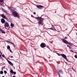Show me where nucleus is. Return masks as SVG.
<instances>
[{
	"label": "nucleus",
	"instance_id": "1",
	"mask_svg": "<svg viewBox=\"0 0 77 77\" xmlns=\"http://www.w3.org/2000/svg\"><path fill=\"white\" fill-rule=\"evenodd\" d=\"M36 20H38V24L39 25H43V21H42V20H44L43 18H41V17H35Z\"/></svg>",
	"mask_w": 77,
	"mask_h": 77
},
{
	"label": "nucleus",
	"instance_id": "2",
	"mask_svg": "<svg viewBox=\"0 0 77 77\" xmlns=\"http://www.w3.org/2000/svg\"><path fill=\"white\" fill-rule=\"evenodd\" d=\"M5 27L7 30H9V29H10V27H9V24H8V23H5Z\"/></svg>",
	"mask_w": 77,
	"mask_h": 77
},
{
	"label": "nucleus",
	"instance_id": "3",
	"mask_svg": "<svg viewBox=\"0 0 77 77\" xmlns=\"http://www.w3.org/2000/svg\"><path fill=\"white\" fill-rule=\"evenodd\" d=\"M36 7L37 8L39 9H43V8H44V6L41 5H36Z\"/></svg>",
	"mask_w": 77,
	"mask_h": 77
},
{
	"label": "nucleus",
	"instance_id": "4",
	"mask_svg": "<svg viewBox=\"0 0 77 77\" xmlns=\"http://www.w3.org/2000/svg\"><path fill=\"white\" fill-rule=\"evenodd\" d=\"M40 47L42 48H45V47H46V44L44 43H42L40 45Z\"/></svg>",
	"mask_w": 77,
	"mask_h": 77
},
{
	"label": "nucleus",
	"instance_id": "5",
	"mask_svg": "<svg viewBox=\"0 0 77 77\" xmlns=\"http://www.w3.org/2000/svg\"><path fill=\"white\" fill-rule=\"evenodd\" d=\"M61 56L63 57L64 59H66V60H68V59H67V58H66V56L64 54H61Z\"/></svg>",
	"mask_w": 77,
	"mask_h": 77
},
{
	"label": "nucleus",
	"instance_id": "6",
	"mask_svg": "<svg viewBox=\"0 0 77 77\" xmlns=\"http://www.w3.org/2000/svg\"><path fill=\"white\" fill-rule=\"evenodd\" d=\"M13 15H14V16H15V17H18V13L17 12H13Z\"/></svg>",
	"mask_w": 77,
	"mask_h": 77
},
{
	"label": "nucleus",
	"instance_id": "7",
	"mask_svg": "<svg viewBox=\"0 0 77 77\" xmlns=\"http://www.w3.org/2000/svg\"><path fill=\"white\" fill-rule=\"evenodd\" d=\"M62 41H63L64 43H65V44H67L68 42V41H67L66 40H65L63 39H62Z\"/></svg>",
	"mask_w": 77,
	"mask_h": 77
},
{
	"label": "nucleus",
	"instance_id": "8",
	"mask_svg": "<svg viewBox=\"0 0 77 77\" xmlns=\"http://www.w3.org/2000/svg\"><path fill=\"white\" fill-rule=\"evenodd\" d=\"M1 23H2V24H3L5 23V19H3V18H2L1 19Z\"/></svg>",
	"mask_w": 77,
	"mask_h": 77
},
{
	"label": "nucleus",
	"instance_id": "9",
	"mask_svg": "<svg viewBox=\"0 0 77 77\" xmlns=\"http://www.w3.org/2000/svg\"><path fill=\"white\" fill-rule=\"evenodd\" d=\"M7 61H8V62L9 64H10V65H11L12 66H13V64L12 63V62H11L9 60H7Z\"/></svg>",
	"mask_w": 77,
	"mask_h": 77
},
{
	"label": "nucleus",
	"instance_id": "10",
	"mask_svg": "<svg viewBox=\"0 0 77 77\" xmlns=\"http://www.w3.org/2000/svg\"><path fill=\"white\" fill-rule=\"evenodd\" d=\"M0 31L2 32V33H5V32L3 30L0 28Z\"/></svg>",
	"mask_w": 77,
	"mask_h": 77
},
{
	"label": "nucleus",
	"instance_id": "11",
	"mask_svg": "<svg viewBox=\"0 0 77 77\" xmlns=\"http://www.w3.org/2000/svg\"><path fill=\"white\" fill-rule=\"evenodd\" d=\"M1 16H2V17L3 18H4V19H6V17L5 15H3V14H2L1 15Z\"/></svg>",
	"mask_w": 77,
	"mask_h": 77
},
{
	"label": "nucleus",
	"instance_id": "12",
	"mask_svg": "<svg viewBox=\"0 0 77 77\" xmlns=\"http://www.w3.org/2000/svg\"><path fill=\"white\" fill-rule=\"evenodd\" d=\"M49 29H50L51 30H56V29H55V28L54 27V26L53 27H52V28Z\"/></svg>",
	"mask_w": 77,
	"mask_h": 77
},
{
	"label": "nucleus",
	"instance_id": "13",
	"mask_svg": "<svg viewBox=\"0 0 77 77\" xmlns=\"http://www.w3.org/2000/svg\"><path fill=\"white\" fill-rule=\"evenodd\" d=\"M6 42H8V43H11V44H13V45L14 46H15V44H14L13 43H12L11 42L7 41Z\"/></svg>",
	"mask_w": 77,
	"mask_h": 77
},
{
	"label": "nucleus",
	"instance_id": "14",
	"mask_svg": "<svg viewBox=\"0 0 77 77\" xmlns=\"http://www.w3.org/2000/svg\"><path fill=\"white\" fill-rule=\"evenodd\" d=\"M7 49H8V50H10L11 49V48H10V46L9 45L7 46Z\"/></svg>",
	"mask_w": 77,
	"mask_h": 77
},
{
	"label": "nucleus",
	"instance_id": "15",
	"mask_svg": "<svg viewBox=\"0 0 77 77\" xmlns=\"http://www.w3.org/2000/svg\"><path fill=\"white\" fill-rule=\"evenodd\" d=\"M67 44H69V45H72V44H71V43L70 42H68Z\"/></svg>",
	"mask_w": 77,
	"mask_h": 77
},
{
	"label": "nucleus",
	"instance_id": "16",
	"mask_svg": "<svg viewBox=\"0 0 77 77\" xmlns=\"http://www.w3.org/2000/svg\"><path fill=\"white\" fill-rule=\"evenodd\" d=\"M14 26V25L12 23H11V27H13Z\"/></svg>",
	"mask_w": 77,
	"mask_h": 77
},
{
	"label": "nucleus",
	"instance_id": "17",
	"mask_svg": "<svg viewBox=\"0 0 77 77\" xmlns=\"http://www.w3.org/2000/svg\"><path fill=\"white\" fill-rule=\"evenodd\" d=\"M58 72L60 73H62V70H60L58 71Z\"/></svg>",
	"mask_w": 77,
	"mask_h": 77
},
{
	"label": "nucleus",
	"instance_id": "18",
	"mask_svg": "<svg viewBox=\"0 0 77 77\" xmlns=\"http://www.w3.org/2000/svg\"><path fill=\"white\" fill-rule=\"evenodd\" d=\"M14 72V71H13V70H11L10 71V72L11 73V74H13V72Z\"/></svg>",
	"mask_w": 77,
	"mask_h": 77
},
{
	"label": "nucleus",
	"instance_id": "19",
	"mask_svg": "<svg viewBox=\"0 0 77 77\" xmlns=\"http://www.w3.org/2000/svg\"><path fill=\"white\" fill-rule=\"evenodd\" d=\"M0 74H3V71H0Z\"/></svg>",
	"mask_w": 77,
	"mask_h": 77
},
{
	"label": "nucleus",
	"instance_id": "20",
	"mask_svg": "<svg viewBox=\"0 0 77 77\" xmlns=\"http://www.w3.org/2000/svg\"><path fill=\"white\" fill-rule=\"evenodd\" d=\"M74 57L75 58H76V59H77V55H75L74 56Z\"/></svg>",
	"mask_w": 77,
	"mask_h": 77
},
{
	"label": "nucleus",
	"instance_id": "21",
	"mask_svg": "<svg viewBox=\"0 0 77 77\" xmlns=\"http://www.w3.org/2000/svg\"><path fill=\"white\" fill-rule=\"evenodd\" d=\"M13 73L14 75H15V74H16V72H13Z\"/></svg>",
	"mask_w": 77,
	"mask_h": 77
},
{
	"label": "nucleus",
	"instance_id": "22",
	"mask_svg": "<svg viewBox=\"0 0 77 77\" xmlns=\"http://www.w3.org/2000/svg\"><path fill=\"white\" fill-rule=\"evenodd\" d=\"M4 72L6 74L7 73V72H6V71H4Z\"/></svg>",
	"mask_w": 77,
	"mask_h": 77
},
{
	"label": "nucleus",
	"instance_id": "23",
	"mask_svg": "<svg viewBox=\"0 0 77 77\" xmlns=\"http://www.w3.org/2000/svg\"><path fill=\"white\" fill-rule=\"evenodd\" d=\"M67 47H69V48H71V47L69 46V45H67Z\"/></svg>",
	"mask_w": 77,
	"mask_h": 77
},
{
	"label": "nucleus",
	"instance_id": "24",
	"mask_svg": "<svg viewBox=\"0 0 77 77\" xmlns=\"http://www.w3.org/2000/svg\"><path fill=\"white\" fill-rule=\"evenodd\" d=\"M67 47H69V48H71V47L69 46V45H67Z\"/></svg>",
	"mask_w": 77,
	"mask_h": 77
},
{
	"label": "nucleus",
	"instance_id": "25",
	"mask_svg": "<svg viewBox=\"0 0 77 77\" xmlns=\"http://www.w3.org/2000/svg\"><path fill=\"white\" fill-rule=\"evenodd\" d=\"M67 47H69V48H71V47L69 46V45H67Z\"/></svg>",
	"mask_w": 77,
	"mask_h": 77
},
{
	"label": "nucleus",
	"instance_id": "26",
	"mask_svg": "<svg viewBox=\"0 0 77 77\" xmlns=\"http://www.w3.org/2000/svg\"><path fill=\"white\" fill-rule=\"evenodd\" d=\"M67 47H69V48H71V47L69 46V45H67Z\"/></svg>",
	"mask_w": 77,
	"mask_h": 77
},
{
	"label": "nucleus",
	"instance_id": "27",
	"mask_svg": "<svg viewBox=\"0 0 77 77\" xmlns=\"http://www.w3.org/2000/svg\"><path fill=\"white\" fill-rule=\"evenodd\" d=\"M67 47H69V48H71V47L69 46V45H67Z\"/></svg>",
	"mask_w": 77,
	"mask_h": 77
},
{
	"label": "nucleus",
	"instance_id": "28",
	"mask_svg": "<svg viewBox=\"0 0 77 77\" xmlns=\"http://www.w3.org/2000/svg\"><path fill=\"white\" fill-rule=\"evenodd\" d=\"M3 2V0H0V2L2 3Z\"/></svg>",
	"mask_w": 77,
	"mask_h": 77
},
{
	"label": "nucleus",
	"instance_id": "29",
	"mask_svg": "<svg viewBox=\"0 0 77 77\" xmlns=\"http://www.w3.org/2000/svg\"><path fill=\"white\" fill-rule=\"evenodd\" d=\"M3 11L4 12H5V13H6V12H6V11L5 10H4V11Z\"/></svg>",
	"mask_w": 77,
	"mask_h": 77
},
{
	"label": "nucleus",
	"instance_id": "30",
	"mask_svg": "<svg viewBox=\"0 0 77 77\" xmlns=\"http://www.w3.org/2000/svg\"><path fill=\"white\" fill-rule=\"evenodd\" d=\"M9 57H11V58H13V57H14L12 56H9Z\"/></svg>",
	"mask_w": 77,
	"mask_h": 77
},
{
	"label": "nucleus",
	"instance_id": "31",
	"mask_svg": "<svg viewBox=\"0 0 77 77\" xmlns=\"http://www.w3.org/2000/svg\"><path fill=\"white\" fill-rule=\"evenodd\" d=\"M2 57H5V55L3 54L2 55Z\"/></svg>",
	"mask_w": 77,
	"mask_h": 77
},
{
	"label": "nucleus",
	"instance_id": "32",
	"mask_svg": "<svg viewBox=\"0 0 77 77\" xmlns=\"http://www.w3.org/2000/svg\"><path fill=\"white\" fill-rule=\"evenodd\" d=\"M31 17H33V18H35V17L33 16V15H31Z\"/></svg>",
	"mask_w": 77,
	"mask_h": 77
},
{
	"label": "nucleus",
	"instance_id": "33",
	"mask_svg": "<svg viewBox=\"0 0 77 77\" xmlns=\"http://www.w3.org/2000/svg\"><path fill=\"white\" fill-rule=\"evenodd\" d=\"M57 73L59 75V77H60V74H59V72H58Z\"/></svg>",
	"mask_w": 77,
	"mask_h": 77
},
{
	"label": "nucleus",
	"instance_id": "34",
	"mask_svg": "<svg viewBox=\"0 0 77 77\" xmlns=\"http://www.w3.org/2000/svg\"><path fill=\"white\" fill-rule=\"evenodd\" d=\"M9 50L10 51V52H12V50H11V49H9Z\"/></svg>",
	"mask_w": 77,
	"mask_h": 77
},
{
	"label": "nucleus",
	"instance_id": "35",
	"mask_svg": "<svg viewBox=\"0 0 77 77\" xmlns=\"http://www.w3.org/2000/svg\"><path fill=\"white\" fill-rule=\"evenodd\" d=\"M46 47H47V48H49V49H50V48H49L48 47V46H46Z\"/></svg>",
	"mask_w": 77,
	"mask_h": 77
},
{
	"label": "nucleus",
	"instance_id": "36",
	"mask_svg": "<svg viewBox=\"0 0 77 77\" xmlns=\"http://www.w3.org/2000/svg\"><path fill=\"white\" fill-rule=\"evenodd\" d=\"M72 69L74 71H75V70L73 68H72Z\"/></svg>",
	"mask_w": 77,
	"mask_h": 77
},
{
	"label": "nucleus",
	"instance_id": "37",
	"mask_svg": "<svg viewBox=\"0 0 77 77\" xmlns=\"http://www.w3.org/2000/svg\"><path fill=\"white\" fill-rule=\"evenodd\" d=\"M33 14H34V15H36V13L35 12H34L33 13Z\"/></svg>",
	"mask_w": 77,
	"mask_h": 77
},
{
	"label": "nucleus",
	"instance_id": "38",
	"mask_svg": "<svg viewBox=\"0 0 77 77\" xmlns=\"http://www.w3.org/2000/svg\"><path fill=\"white\" fill-rule=\"evenodd\" d=\"M71 52H73V51H72V50H70V51Z\"/></svg>",
	"mask_w": 77,
	"mask_h": 77
},
{
	"label": "nucleus",
	"instance_id": "39",
	"mask_svg": "<svg viewBox=\"0 0 77 77\" xmlns=\"http://www.w3.org/2000/svg\"><path fill=\"white\" fill-rule=\"evenodd\" d=\"M57 54L58 55V56H60L59 54V53H57Z\"/></svg>",
	"mask_w": 77,
	"mask_h": 77
},
{
	"label": "nucleus",
	"instance_id": "40",
	"mask_svg": "<svg viewBox=\"0 0 77 77\" xmlns=\"http://www.w3.org/2000/svg\"><path fill=\"white\" fill-rule=\"evenodd\" d=\"M65 39H67V37H65Z\"/></svg>",
	"mask_w": 77,
	"mask_h": 77
},
{
	"label": "nucleus",
	"instance_id": "41",
	"mask_svg": "<svg viewBox=\"0 0 77 77\" xmlns=\"http://www.w3.org/2000/svg\"><path fill=\"white\" fill-rule=\"evenodd\" d=\"M68 62H70V61H69V60H68Z\"/></svg>",
	"mask_w": 77,
	"mask_h": 77
},
{
	"label": "nucleus",
	"instance_id": "42",
	"mask_svg": "<svg viewBox=\"0 0 77 77\" xmlns=\"http://www.w3.org/2000/svg\"><path fill=\"white\" fill-rule=\"evenodd\" d=\"M1 57V55L0 54V58Z\"/></svg>",
	"mask_w": 77,
	"mask_h": 77
},
{
	"label": "nucleus",
	"instance_id": "43",
	"mask_svg": "<svg viewBox=\"0 0 77 77\" xmlns=\"http://www.w3.org/2000/svg\"><path fill=\"white\" fill-rule=\"evenodd\" d=\"M13 77H15V76H13Z\"/></svg>",
	"mask_w": 77,
	"mask_h": 77
},
{
	"label": "nucleus",
	"instance_id": "44",
	"mask_svg": "<svg viewBox=\"0 0 77 77\" xmlns=\"http://www.w3.org/2000/svg\"><path fill=\"white\" fill-rule=\"evenodd\" d=\"M66 64H67V63H66Z\"/></svg>",
	"mask_w": 77,
	"mask_h": 77
},
{
	"label": "nucleus",
	"instance_id": "45",
	"mask_svg": "<svg viewBox=\"0 0 77 77\" xmlns=\"http://www.w3.org/2000/svg\"><path fill=\"white\" fill-rule=\"evenodd\" d=\"M2 77H5V76H2Z\"/></svg>",
	"mask_w": 77,
	"mask_h": 77
},
{
	"label": "nucleus",
	"instance_id": "46",
	"mask_svg": "<svg viewBox=\"0 0 77 77\" xmlns=\"http://www.w3.org/2000/svg\"><path fill=\"white\" fill-rule=\"evenodd\" d=\"M3 48H5V47H3Z\"/></svg>",
	"mask_w": 77,
	"mask_h": 77
}]
</instances>
